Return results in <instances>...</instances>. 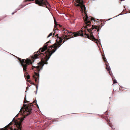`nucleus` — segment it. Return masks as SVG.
Here are the masks:
<instances>
[{
	"instance_id": "obj_1",
	"label": "nucleus",
	"mask_w": 130,
	"mask_h": 130,
	"mask_svg": "<svg viewBox=\"0 0 130 130\" xmlns=\"http://www.w3.org/2000/svg\"><path fill=\"white\" fill-rule=\"evenodd\" d=\"M51 42V41H49L45 44L43 48H40L39 51H37V53L34 54V56H32L31 58L32 60L27 59L26 60L24 59H22L21 60V59L19 58V60L21 63V66L23 68L24 72L26 71V68L29 63L31 64H32V60L33 62H34V60H33V59L39 58L40 57H42L43 56H45L44 57L47 58L45 64H47V61L49 59L52 54L55 52L57 49L61 45H60L59 46L57 47V45L55 43L51 46H50L48 48L47 47L48 43Z\"/></svg>"
},
{
	"instance_id": "obj_2",
	"label": "nucleus",
	"mask_w": 130,
	"mask_h": 130,
	"mask_svg": "<svg viewBox=\"0 0 130 130\" xmlns=\"http://www.w3.org/2000/svg\"><path fill=\"white\" fill-rule=\"evenodd\" d=\"M32 109L31 106H27L24 109L23 107H22L19 111V112H21L23 111L24 113L26 112L27 115H26V116H27L28 115L30 114L31 112Z\"/></svg>"
},
{
	"instance_id": "obj_3",
	"label": "nucleus",
	"mask_w": 130,
	"mask_h": 130,
	"mask_svg": "<svg viewBox=\"0 0 130 130\" xmlns=\"http://www.w3.org/2000/svg\"><path fill=\"white\" fill-rule=\"evenodd\" d=\"M85 16L83 18L85 23V25L84 26V28H86L90 26L91 22L89 20L90 18H89L87 14H85Z\"/></svg>"
},
{
	"instance_id": "obj_4",
	"label": "nucleus",
	"mask_w": 130,
	"mask_h": 130,
	"mask_svg": "<svg viewBox=\"0 0 130 130\" xmlns=\"http://www.w3.org/2000/svg\"><path fill=\"white\" fill-rule=\"evenodd\" d=\"M25 117L22 118L20 120V122H18L16 121H15V123L16 125V126L17 129H13L11 127L9 128L10 130H21V122L24 120Z\"/></svg>"
},
{
	"instance_id": "obj_5",
	"label": "nucleus",
	"mask_w": 130,
	"mask_h": 130,
	"mask_svg": "<svg viewBox=\"0 0 130 130\" xmlns=\"http://www.w3.org/2000/svg\"><path fill=\"white\" fill-rule=\"evenodd\" d=\"M67 34H69L68 36H71V35H73V36H74L75 37H76L78 36H84L82 31H79L77 33H72L71 32L68 31Z\"/></svg>"
},
{
	"instance_id": "obj_6",
	"label": "nucleus",
	"mask_w": 130,
	"mask_h": 130,
	"mask_svg": "<svg viewBox=\"0 0 130 130\" xmlns=\"http://www.w3.org/2000/svg\"><path fill=\"white\" fill-rule=\"evenodd\" d=\"M94 28H95L96 29H97V31H99L100 29L99 28H98V27L97 26H95V27H93V26H92V27L90 29H87V31H88V32H91L92 30H93Z\"/></svg>"
},
{
	"instance_id": "obj_7",
	"label": "nucleus",
	"mask_w": 130,
	"mask_h": 130,
	"mask_svg": "<svg viewBox=\"0 0 130 130\" xmlns=\"http://www.w3.org/2000/svg\"><path fill=\"white\" fill-rule=\"evenodd\" d=\"M59 41H57L58 40H56V42H57V43L56 44L58 46H59L60 45H62L61 44H60V43H61L62 42V39L61 38L59 37Z\"/></svg>"
},
{
	"instance_id": "obj_8",
	"label": "nucleus",
	"mask_w": 130,
	"mask_h": 130,
	"mask_svg": "<svg viewBox=\"0 0 130 130\" xmlns=\"http://www.w3.org/2000/svg\"><path fill=\"white\" fill-rule=\"evenodd\" d=\"M85 34L86 35H87L88 38H89V37L90 36L93 39L94 38V37L93 36V32H91L90 34V36L89 35H88V34H86V30H85Z\"/></svg>"
},
{
	"instance_id": "obj_9",
	"label": "nucleus",
	"mask_w": 130,
	"mask_h": 130,
	"mask_svg": "<svg viewBox=\"0 0 130 130\" xmlns=\"http://www.w3.org/2000/svg\"><path fill=\"white\" fill-rule=\"evenodd\" d=\"M106 69L107 70L109 71L110 70V68L109 66H108V65L107 64H106Z\"/></svg>"
},
{
	"instance_id": "obj_10",
	"label": "nucleus",
	"mask_w": 130,
	"mask_h": 130,
	"mask_svg": "<svg viewBox=\"0 0 130 130\" xmlns=\"http://www.w3.org/2000/svg\"><path fill=\"white\" fill-rule=\"evenodd\" d=\"M32 67H34V68H36L37 69H38L39 70H38L39 71H40V69H39V66L38 65L36 67L33 66Z\"/></svg>"
},
{
	"instance_id": "obj_11",
	"label": "nucleus",
	"mask_w": 130,
	"mask_h": 130,
	"mask_svg": "<svg viewBox=\"0 0 130 130\" xmlns=\"http://www.w3.org/2000/svg\"><path fill=\"white\" fill-rule=\"evenodd\" d=\"M54 20L55 24V25H56V26L57 25V22L56 21V20H55V18H54ZM54 27H56V26H54Z\"/></svg>"
},
{
	"instance_id": "obj_12",
	"label": "nucleus",
	"mask_w": 130,
	"mask_h": 130,
	"mask_svg": "<svg viewBox=\"0 0 130 130\" xmlns=\"http://www.w3.org/2000/svg\"><path fill=\"white\" fill-rule=\"evenodd\" d=\"M117 83V80L116 79H115L113 80V84Z\"/></svg>"
},
{
	"instance_id": "obj_13",
	"label": "nucleus",
	"mask_w": 130,
	"mask_h": 130,
	"mask_svg": "<svg viewBox=\"0 0 130 130\" xmlns=\"http://www.w3.org/2000/svg\"><path fill=\"white\" fill-rule=\"evenodd\" d=\"M12 121H11V122H10L9 124H8L6 126V127H8V125H11L12 124Z\"/></svg>"
},
{
	"instance_id": "obj_14",
	"label": "nucleus",
	"mask_w": 130,
	"mask_h": 130,
	"mask_svg": "<svg viewBox=\"0 0 130 130\" xmlns=\"http://www.w3.org/2000/svg\"><path fill=\"white\" fill-rule=\"evenodd\" d=\"M52 33H50L47 37V38H48L50 36H52Z\"/></svg>"
},
{
	"instance_id": "obj_15",
	"label": "nucleus",
	"mask_w": 130,
	"mask_h": 130,
	"mask_svg": "<svg viewBox=\"0 0 130 130\" xmlns=\"http://www.w3.org/2000/svg\"><path fill=\"white\" fill-rule=\"evenodd\" d=\"M20 9H16V11H15V12H13L12 13V14H13L14 13H15L17 11V10H19Z\"/></svg>"
},
{
	"instance_id": "obj_16",
	"label": "nucleus",
	"mask_w": 130,
	"mask_h": 130,
	"mask_svg": "<svg viewBox=\"0 0 130 130\" xmlns=\"http://www.w3.org/2000/svg\"><path fill=\"white\" fill-rule=\"evenodd\" d=\"M36 88L37 89V90H36V94H37V91L38 89V85H37L36 86Z\"/></svg>"
},
{
	"instance_id": "obj_17",
	"label": "nucleus",
	"mask_w": 130,
	"mask_h": 130,
	"mask_svg": "<svg viewBox=\"0 0 130 130\" xmlns=\"http://www.w3.org/2000/svg\"><path fill=\"white\" fill-rule=\"evenodd\" d=\"M29 102L28 101H26V100H24V103H27L28 102Z\"/></svg>"
},
{
	"instance_id": "obj_18",
	"label": "nucleus",
	"mask_w": 130,
	"mask_h": 130,
	"mask_svg": "<svg viewBox=\"0 0 130 130\" xmlns=\"http://www.w3.org/2000/svg\"><path fill=\"white\" fill-rule=\"evenodd\" d=\"M103 59L104 60V61L105 62H106V59L104 57H103Z\"/></svg>"
},
{
	"instance_id": "obj_19",
	"label": "nucleus",
	"mask_w": 130,
	"mask_h": 130,
	"mask_svg": "<svg viewBox=\"0 0 130 130\" xmlns=\"http://www.w3.org/2000/svg\"><path fill=\"white\" fill-rule=\"evenodd\" d=\"M36 76H38L39 78V74H38L37 73H36Z\"/></svg>"
},
{
	"instance_id": "obj_20",
	"label": "nucleus",
	"mask_w": 130,
	"mask_h": 130,
	"mask_svg": "<svg viewBox=\"0 0 130 130\" xmlns=\"http://www.w3.org/2000/svg\"><path fill=\"white\" fill-rule=\"evenodd\" d=\"M23 106H24V107H25V108L27 106H26V104H24Z\"/></svg>"
},
{
	"instance_id": "obj_21",
	"label": "nucleus",
	"mask_w": 130,
	"mask_h": 130,
	"mask_svg": "<svg viewBox=\"0 0 130 130\" xmlns=\"http://www.w3.org/2000/svg\"><path fill=\"white\" fill-rule=\"evenodd\" d=\"M91 19L92 21H94V19L92 18H91Z\"/></svg>"
},
{
	"instance_id": "obj_22",
	"label": "nucleus",
	"mask_w": 130,
	"mask_h": 130,
	"mask_svg": "<svg viewBox=\"0 0 130 130\" xmlns=\"http://www.w3.org/2000/svg\"><path fill=\"white\" fill-rule=\"evenodd\" d=\"M67 36L66 35L64 37V38L65 39H67Z\"/></svg>"
},
{
	"instance_id": "obj_23",
	"label": "nucleus",
	"mask_w": 130,
	"mask_h": 130,
	"mask_svg": "<svg viewBox=\"0 0 130 130\" xmlns=\"http://www.w3.org/2000/svg\"><path fill=\"white\" fill-rule=\"evenodd\" d=\"M27 78L28 79H29L30 78V76L29 75H27Z\"/></svg>"
},
{
	"instance_id": "obj_24",
	"label": "nucleus",
	"mask_w": 130,
	"mask_h": 130,
	"mask_svg": "<svg viewBox=\"0 0 130 130\" xmlns=\"http://www.w3.org/2000/svg\"><path fill=\"white\" fill-rule=\"evenodd\" d=\"M34 78L35 79V80L36 81L37 80V78L36 77H35V76H34Z\"/></svg>"
},
{
	"instance_id": "obj_25",
	"label": "nucleus",
	"mask_w": 130,
	"mask_h": 130,
	"mask_svg": "<svg viewBox=\"0 0 130 130\" xmlns=\"http://www.w3.org/2000/svg\"><path fill=\"white\" fill-rule=\"evenodd\" d=\"M58 34H57L56 35V36H57L58 37V38H59V37H58Z\"/></svg>"
},
{
	"instance_id": "obj_26",
	"label": "nucleus",
	"mask_w": 130,
	"mask_h": 130,
	"mask_svg": "<svg viewBox=\"0 0 130 130\" xmlns=\"http://www.w3.org/2000/svg\"><path fill=\"white\" fill-rule=\"evenodd\" d=\"M38 64L39 65V64L40 65V64H41V62H39V63H38Z\"/></svg>"
},
{
	"instance_id": "obj_27",
	"label": "nucleus",
	"mask_w": 130,
	"mask_h": 130,
	"mask_svg": "<svg viewBox=\"0 0 130 130\" xmlns=\"http://www.w3.org/2000/svg\"><path fill=\"white\" fill-rule=\"evenodd\" d=\"M98 42H99V40H98L96 41V43H98Z\"/></svg>"
},
{
	"instance_id": "obj_28",
	"label": "nucleus",
	"mask_w": 130,
	"mask_h": 130,
	"mask_svg": "<svg viewBox=\"0 0 130 130\" xmlns=\"http://www.w3.org/2000/svg\"><path fill=\"white\" fill-rule=\"evenodd\" d=\"M28 87H27V89H26V91H25V92H27V88H28Z\"/></svg>"
},
{
	"instance_id": "obj_29",
	"label": "nucleus",
	"mask_w": 130,
	"mask_h": 130,
	"mask_svg": "<svg viewBox=\"0 0 130 130\" xmlns=\"http://www.w3.org/2000/svg\"><path fill=\"white\" fill-rule=\"evenodd\" d=\"M121 15V14H119L118 15L116 16V17H117V16H119V15Z\"/></svg>"
},
{
	"instance_id": "obj_30",
	"label": "nucleus",
	"mask_w": 130,
	"mask_h": 130,
	"mask_svg": "<svg viewBox=\"0 0 130 130\" xmlns=\"http://www.w3.org/2000/svg\"><path fill=\"white\" fill-rule=\"evenodd\" d=\"M14 118H13V120H12V121H13V120H14Z\"/></svg>"
},
{
	"instance_id": "obj_31",
	"label": "nucleus",
	"mask_w": 130,
	"mask_h": 130,
	"mask_svg": "<svg viewBox=\"0 0 130 130\" xmlns=\"http://www.w3.org/2000/svg\"><path fill=\"white\" fill-rule=\"evenodd\" d=\"M74 37H71L70 38H74Z\"/></svg>"
},
{
	"instance_id": "obj_32",
	"label": "nucleus",
	"mask_w": 130,
	"mask_h": 130,
	"mask_svg": "<svg viewBox=\"0 0 130 130\" xmlns=\"http://www.w3.org/2000/svg\"><path fill=\"white\" fill-rule=\"evenodd\" d=\"M32 84L33 85H35V84L34 83H33Z\"/></svg>"
},
{
	"instance_id": "obj_33",
	"label": "nucleus",
	"mask_w": 130,
	"mask_h": 130,
	"mask_svg": "<svg viewBox=\"0 0 130 130\" xmlns=\"http://www.w3.org/2000/svg\"><path fill=\"white\" fill-rule=\"evenodd\" d=\"M18 114H17L16 115V116H15V117H17L18 116Z\"/></svg>"
},
{
	"instance_id": "obj_34",
	"label": "nucleus",
	"mask_w": 130,
	"mask_h": 130,
	"mask_svg": "<svg viewBox=\"0 0 130 130\" xmlns=\"http://www.w3.org/2000/svg\"><path fill=\"white\" fill-rule=\"evenodd\" d=\"M37 106L38 107V108H39V106H38V104H37Z\"/></svg>"
},
{
	"instance_id": "obj_35",
	"label": "nucleus",
	"mask_w": 130,
	"mask_h": 130,
	"mask_svg": "<svg viewBox=\"0 0 130 130\" xmlns=\"http://www.w3.org/2000/svg\"><path fill=\"white\" fill-rule=\"evenodd\" d=\"M112 19V18L110 19H109L108 20H110V19Z\"/></svg>"
},
{
	"instance_id": "obj_36",
	"label": "nucleus",
	"mask_w": 130,
	"mask_h": 130,
	"mask_svg": "<svg viewBox=\"0 0 130 130\" xmlns=\"http://www.w3.org/2000/svg\"><path fill=\"white\" fill-rule=\"evenodd\" d=\"M121 1H124V0H121Z\"/></svg>"
},
{
	"instance_id": "obj_37",
	"label": "nucleus",
	"mask_w": 130,
	"mask_h": 130,
	"mask_svg": "<svg viewBox=\"0 0 130 130\" xmlns=\"http://www.w3.org/2000/svg\"><path fill=\"white\" fill-rule=\"evenodd\" d=\"M43 66H44V64H43V66H42V67Z\"/></svg>"
},
{
	"instance_id": "obj_38",
	"label": "nucleus",
	"mask_w": 130,
	"mask_h": 130,
	"mask_svg": "<svg viewBox=\"0 0 130 130\" xmlns=\"http://www.w3.org/2000/svg\"><path fill=\"white\" fill-rule=\"evenodd\" d=\"M129 13H130V12H129Z\"/></svg>"
}]
</instances>
